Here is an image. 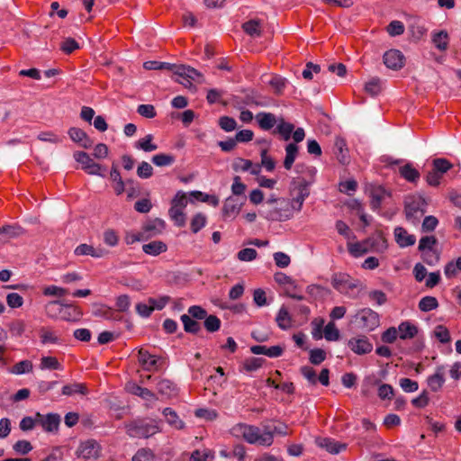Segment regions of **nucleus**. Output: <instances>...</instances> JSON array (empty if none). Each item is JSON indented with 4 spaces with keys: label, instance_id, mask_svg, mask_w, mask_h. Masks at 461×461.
Wrapping results in <instances>:
<instances>
[{
    "label": "nucleus",
    "instance_id": "obj_1",
    "mask_svg": "<svg viewBox=\"0 0 461 461\" xmlns=\"http://www.w3.org/2000/svg\"><path fill=\"white\" fill-rule=\"evenodd\" d=\"M331 285L339 293L349 297H357L364 289V285L359 279L343 272L332 275Z\"/></svg>",
    "mask_w": 461,
    "mask_h": 461
},
{
    "label": "nucleus",
    "instance_id": "obj_2",
    "mask_svg": "<svg viewBox=\"0 0 461 461\" xmlns=\"http://www.w3.org/2000/svg\"><path fill=\"white\" fill-rule=\"evenodd\" d=\"M307 172L310 179L305 180L304 178L298 177L296 181H294V188L293 190V203L298 204V209H300L304 202V200L310 194V185L313 182L314 176L316 174V169L313 167H307Z\"/></svg>",
    "mask_w": 461,
    "mask_h": 461
},
{
    "label": "nucleus",
    "instance_id": "obj_3",
    "mask_svg": "<svg viewBox=\"0 0 461 461\" xmlns=\"http://www.w3.org/2000/svg\"><path fill=\"white\" fill-rule=\"evenodd\" d=\"M127 434L131 438H149L160 429L156 422L133 421L126 426Z\"/></svg>",
    "mask_w": 461,
    "mask_h": 461
},
{
    "label": "nucleus",
    "instance_id": "obj_4",
    "mask_svg": "<svg viewBox=\"0 0 461 461\" xmlns=\"http://www.w3.org/2000/svg\"><path fill=\"white\" fill-rule=\"evenodd\" d=\"M312 326V334L315 339H321L322 336L329 341H336L339 339V331L332 321L329 322L324 329L323 319H321L320 321H313Z\"/></svg>",
    "mask_w": 461,
    "mask_h": 461
},
{
    "label": "nucleus",
    "instance_id": "obj_5",
    "mask_svg": "<svg viewBox=\"0 0 461 461\" xmlns=\"http://www.w3.org/2000/svg\"><path fill=\"white\" fill-rule=\"evenodd\" d=\"M244 431V439L250 444L258 443L262 446H271L273 444V432L271 431L264 430L261 434L258 427L247 424Z\"/></svg>",
    "mask_w": 461,
    "mask_h": 461
},
{
    "label": "nucleus",
    "instance_id": "obj_6",
    "mask_svg": "<svg viewBox=\"0 0 461 461\" xmlns=\"http://www.w3.org/2000/svg\"><path fill=\"white\" fill-rule=\"evenodd\" d=\"M174 74L183 79H176V81L183 84L185 86H191L193 81L202 83L203 80V74L189 66L179 65L178 67H176Z\"/></svg>",
    "mask_w": 461,
    "mask_h": 461
},
{
    "label": "nucleus",
    "instance_id": "obj_7",
    "mask_svg": "<svg viewBox=\"0 0 461 461\" xmlns=\"http://www.w3.org/2000/svg\"><path fill=\"white\" fill-rule=\"evenodd\" d=\"M74 158L77 162L80 163L82 169L89 175H96L104 176L105 175L102 172L103 167L101 165L95 163L90 156L85 151H77L74 153Z\"/></svg>",
    "mask_w": 461,
    "mask_h": 461
},
{
    "label": "nucleus",
    "instance_id": "obj_8",
    "mask_svg": "<svg viewBox=\"0 0 461 461\" xmlns=\"http://www.w3.org/2000/svg\"><path fill=\"white\" fill-rule=\"evenodd\" d=\"M139 363L147 371H158L161 368L164 360L162 358H156L155 356L149 353L144 348H140L138 351Z\"/></svg>",
    "mask_w": 461,
    "mask_h": 461
},
{
    "label": "nucleus",
    "instance_id": "obj_9",
    "mask_svg": "<svg viewBox=\"0 0 461 461\" xmlns=\"http://www.w3.org/2000/svg\"><path fill=\"white\" fill-rule=\"evenodd\" d=\"M348 347L357 355H366L373 350V344L366 336L351 338L348 341Z\"/></svg>",
    "mask_w": 461,
    "mask_h": 461
},
{
    "label": "nucleus",
    "instance_id": "obj_10",
    "mask_svg": "<svg viewBox=\"0 0 461 461\" xmlns=\"http://www.w3.org/2000/svg\"><path fill=\"white\" fill-rule=\"evenodd\" d=\"M100 446L95 439H88L79 446L77 456L84 459L97 458L100 455Z\"/></svg>",
    "mask_w": 461,
    "mask_h": 461
},
{
    "label": "nucleus",
    "instance_id": "obj_11",
    "mask_svg": "<svg viewBox=\"0 0 461 461\" xmlns=\"http://www.w3.org/2000/svg\"><path fill=\"white\" fill-rule=\"evenodd\" d=\"M37 421L38 425H41L46 432H55L60 423V416L57 413L42 415L37 412Z\"/></svg>",
    "mask_w": 461,
    "mask_h": 461
},
{
    "label": "nucleus",
    "instance_id": "obj_12",
    "mask_svg": "<svg viewBox=\"0 0 461 461\" xmlns=\"http://www.w3.org/2000/svg\"><path fill=\"white\" fill-rule=\"evenodd\" d=\"M384 63L391 69L398 70L404 65V56L400 50H390L384 54Z\"/></svg>",
    "mask_w": 461,
    "mask_h": 461
},
{
    "label": "nucleus",
    "instance_id": "obj_13",
    "mask_svg": "<svg viewBox=\"0 0 461 461\" xmlns=\"http://www.w3.org/2000/svg\"><path fill=\"white\" fill-rule=\"evenodd\" d=\"M366 243H367L369 250L377 253H384L388 249L387 239L381 230L376 231L374 236L366 239Z\"/></svg>",
    "mask_w": 461,
    "mask_h": 461
},
{
    "label": "nucleus",
    "instance_id": "obj_14",
    "mask_svg": "<svg viewBox=\"0 0 461 461\" xmlns=\"http://www.w3.org/2000/svg\"><path fill=\"white\" fill-rule=\"evenodd\" d=\"M333 152L340 164L348 165L349 163V150L347 147V142L344 138L336 137Z\"/></svg>",
    "mask_w": 461,
    "mask_h": 461
},
{
    "label": "nucleus",
    "instance_id": "obj_15",
    "mask_svg": "<svg viewBox=\"0 0 461 461\" xmlns=\"http://www.w3.org/2000/svg\"><path fill=\"white\" fill-rule=\"evenodd\" d=\"M274 279L279 285L284 288L287 295L295 297L297 285L295 281L291 276L285 275V273L278 272L275 274Z\"/></svg>",
    "mask_w": 461,
    "mask_h": 461
},
{
    "label": "nucleus",
    "instance_id": "obj_16",
    "mask_svg": "<svg viewBox=\"0 0 461 461\" xmlns=\"http://www.w3.org/2000/svg\"><path fill=\"white\" fill-rule=\"evenodd\" d=\"M315 442L320 447L326 449L329 453L333 455L339 454L340 451L347 448L346 443H340L329 438L320 437L315 439Z\"/></svg>",
    "mask_w": 461,
    "mask_h": 461
},
{
    "label": "nucleus",
    "instance_id": "obj_17",
    "mask_svg": "<svg viewBox=\"0 0 461 461\" xmlns=\"http://www.w3.org/2000/svg\"><path fill=\"white\" fill-rule=\"evenodd\" d=\"M68 135L71 140L77 142L79 146L85 149H89L93 145V140L87 134L80 128L72 127L68 131Z\"/></svg>",
    "mask_w": 461,
    "mask_h": 461
},
{
    "label": "nucleus",
    "instance_id": "obj_18",
    "mask_svg": "<svg viewBox=\"0 0 461 461\" xmlns=\"http://www.w3.org/2000/svg\"><path fill=\"white\" fill-rule=\"evenodd\" d=\"M394 238L396 243L401 248L412 246L416 241L415 236L409 234L408 231L402 227H396L394 229Z\"/></svg>",
    "mask_w": 461,
    "mask_h": 461
},
{
    "label": "nucleus",
    "instance_id": "obj_19",
    "mask_svg": "<svg viewBox=\"0 0 461 461\" xmlns=\"http://www.w3.org/2000/svg\"><path fill=\"white\" fill-rule=\"evenodd\" d=\"M232 167L235 171H250L252 175H258L260 173L259 164H253L251 160L242 158H236Z\"/></svg>",
    "mask_w": 461,
    "mask_h": 461
},
{
    "label": "nucleus",
    "instance_id": "obj_20",
    "mask_svg": "<svg viewBox=\"0 0 461 461\" xmlns=\"http://www.w3.org/2000/svg\"><path fill=\"white\" fill-rule=\"evenodd\" d=\"M250 351L255 355H266L269 357H278L283 352L284 348L281 346H272L270 348H267L266 346H252L250 348Z\"/></svg>",
    "mask_w": 461,
    "mask_h": 461
},
{
    "label": "nucleus",
    "instance_id": "obj_21",
    "mask_svg": "<svg viewBox=\"0 0 461 461\" xmlns=\"http://www.w3.org/2000/svg\"><path fill=\"white\" fill-rule=\"evenodd\" d=\"M398 338L403 340L413 339L418 333V328L409 321L402 322L398 328Z\"/></svg>",
    "mask_w": 461,
    "mask_h": 461
},
{
    "label": "nucleus",
    "instance_id": "obj_22",
    "mask_svg": "<svg viewBox=\"0 0 461 461\" xmlns=\"http://www.w3.org/2000/svg\"><path fill=\"white\" fill-rule=\"evenodd\" d=\"M444 383V366H438L436 373L428 378V385L431 391L438 392L442 388Z\"/></svg>",
    "mask_w": 461,
    "mask_h": 461
},
{
    "label": "nucleus",
    "instance_id": "obj_23",
    "mask_svg": "<svg viewBox=\"0 0 461 461\" xmlns=\"http://www.w3.org/2000/svg\"><path fill=\"white\" fill-rule=\"evenodd\" d=\"M158 392L167 397L171 398L177 394L176 385L169 379L163 378L158 383Z\"/></svg>",
    "mask_w": 461,
    "mask_h": 461
},
{
    "label": "nucleus",
    "instance_id": "obj_24",
    "mask_svg": "<svg viewBox=\"0 0 461 461\" xmlns=\"http://www.w3.org/2000/svg\"><path fill=\"white\" fill-rule=\"evenodd\" d=\"M110 179L113 182V188L117 195H121L125 191V183L115 165L112 166Z\"/></svg>",
    "mask_w": 461,
    "mask_h": 461
},
{
    "label": "nucleus",
    "instance_id": "obj_25",
    "mask_svg": "<svg viewBox=\"0 0 461 461\" xmlns=\"http://www.w3.org/2000/svg\"><path fill=\"white\" fill-rule=\"evenodd\" d=\"M431 41L434 46L440 51H446L448 48L449 36L445 30L433 32Z\"/></svg>",
    "mask_w": 461,
    "mask_h": 461
},
{
    "label": "nucleus",
    "instance_id": "obj_26",
    "mask_svg": "<svg viewBox=\"0 0 461 461\" xmlns=\"http://www.w3.org/2000/svg\"><path fill=\"white\" fill-rule=\"evenodd\" d=\"M256 120L260 129L264 131L271 130L276 123V115L271 113H258L256 115Z\"/></svg>",
    "mask_w": 461,
    "mask_h": 461
},
{
    "label": "nucleus",
    "instance_id": "obj_27",
    "mask_svg": "<svg viewBox=\"0 0 461 461\" xmlns=\"http://www.w3.org/2000/svg\"><path fill=\"white\" fill-rule=\"evenodd\" d=\"M22 233V228L18 225H5L0 228V243H5L7 240L19 236Z\"/></svg>",
    "mask_w": 461,
    "mask_h": 461
},
{
    "label": "nucleus",
    "instance_id": "obj_28",
    "mask_svg": "<svg viewBox=\"0 0 461 461\" xmlns=\"http://www.w3.org/2000/svg\"><path fill=\"white\" fill-rule=\"evenodd\" d=\"M399 173L402 177L411 183L418 181L420 176V172L409 163L401 167Z\"/></svg>",
    "mask_w": 461,
    "mask_h": 461
},
{
    "label": "nucleus",
    "instance_id": "obj_29",
    "mask_svg": "<svg viewBox=\"0 0 461 461\" xmlns=\"http://www.w3.org/2000/svg\"><path fill=\"white\" fill-rule=\"evenodd\" d=\"M167 245L160 240H155L151 241L148 244H144L142 246V249L146 254L152 255V256H158L162 252H165L167 250Z\"/></svg>",
    "mask_w": 461,
    "mask_h": 461
},
{
    "label": "nucleus",
    "instance_id": "obj_30",
    "mask_svg": "<svg viewBox=\"0 0 461 461\" xmlns=\"http://www.w3.org/2000/svg\"><path fill=\"white\" fill-rule=\"evenodd\" d=\"M348 250L355 258H358L369 251V247L367 243H366V240L362 242H350L348 241L347 244Z\"/></svg>",
    "mask_w": 461,
    "mask_h": 461
},
{
    "label": "nucleus",
    "instance_id": "obj_31",
    "mask_svg": "<svg viewBox=\"0 0 461 461\" xmlns=\"http://www.w3.org/2000/svg\"><path fill=\"white\" fill-rule=\"evenodd\" d=\"M285 158L284 160V167L285 169L290 170L298 155V146L295 143H289L285 147Z\"/></svg>",
    "mask_w": 461,
    "mask_h": 461
},
{
    "label": "nucleus",
    "instance_id": "obj_32",
    "mask_svg": "<svg viewBox=\"0 0 461 461\" xmlns=\"http://www.w3.org/2000/svg\"><path fill=\"white\" fill-rule=\"evenodd\" d=\"M74 393H80L82 395H86L88 393V389L85 384H79V383L67 384L62 387V394L63 395L70 396Z\"/></svg>",
    "mask_w": 461,
    "mask_h": 461
},
{
    "label": "nucleus",
    "instance_id": "obj_33",
    "mask_svg": "<svg viewBox=\"0 0 461 461\" xmlns=\"http://www.w3.org/2000/svg\"><path fill=\"white\" fill-rule=\"evenodd\" d=\"M75 254L77 256H92L94 258H100L103 256V250H97L91 245L81 244L76 248Z\"/></svg>",
    "mask_w": 461,
    "mask_h": 461
},
{
    "label": "nucleus",
    "instance_id": "obj_34",
    "mask_svg": "<svg viewBox=\"0 0 461 461\" xmlns=\"http://www.w3.org/2000/svg\"><path fill=\"white\" fill-rule=\"evenodd\" d=\"M127 390L135 395L140 396L143 399H154L155 394L148 388H143L134 383L127 384Z\"/></svg>",
    "mask_w": 461,
    "mask_h": 461
},
{
    "label": "nucleus",
    "instance_id": "obj_35",
    "mask_svg": "<svg viewBox=\"0 0 461 461\" xmlns=\"http://www.w3.org/2000/svg\"><path fill=\"white\" fill-rule=\"evenodd\" d=\"M153 135L148 134L145 137L140 139L135 143V147L146 152L154 151L158 149V146L155 143H153Z\"/></svg>",
    "mask_w": 461,
    "mask_h": 461
},
{
    "label": "nucleus",
    "instance_id": "obj_36",
    "mask_svg": "<svg viewBox=\"0 0 461 461\" xmlns=\"http://www.w3.org/2000/svg\"><path fill=\"white\" fill-rule=\"evenodd\" d=\"M163 414L170 426L177 429H181L184 428V422L178 418L176 412L172 409L165 408L163 411Z\"/></svg>",
    "mask_w": 461,
    "mask_h": 461
},
{
    "label": "nucleus",
    "instance_id": "obj_37",
    "mask_svg": "<svg viewBox=\"0 0 461 461\" xmlns=\"http://www.w3.org/2000/svg\"><path fill=\"white\" fill-rule=\"evenodd\" d=\"M242 28L244 32L252 37L261 36V24L258 20H249L243 23Z\"/></svg>",
    "mask_w": 461,
    "mask_h": 461
},
{
    "label": "nucleus",
    "instance_id": "obj_38",
    "mask_svg": "<svg viewBox=\"0 0 461 461\" xmlns=\"http://www.w3.org/2000/svg\"><path fill=\"white\" fill-rule=\"evenodd\" d=\"M309 302L298 297L292 304L293 313L296 315H308L310 313Z\"/></svg>",
    "mask_w": 461,
    "mask_h": 461
},
{
    "label": "nucleus",
    "instance_id": "obj_39",
    "mask_svg": "<svg viewBox=\"0 0 461 461\" xmlns=\"http://www.w3.org/2000/svg\"><path fill=\"white\" fill-rule=\"evenodd\" d=\"M171 220L178 227H184L185 224V214L184 210L171 206L168 211Z\"/></svg>",
    "mask_w": 461,
    "mask_h": 461
},
{
    "label": "nucleus",
    "instance_id": "obj_40",
    "mask_svg": "<svg viewBox=\"0 0 461 461\" xmlns=\"http://www.w3.org/2000/svg\"><path fill=\"white\" fill-rule=\"evenodd\" d=\"M207 219L206 216L198 212L191 220L190 228L193 233H197L200 230H202L206 224Z\"/></svg>",
    "mask_w": 461,
    "mask_h": 461
},
{
    "label": "nucleus",
    "instance_id": "obj_41",
    "mask_svg": "<svg viewBox=\"0 0 461 461\" xmlns=\"http://www.w3.org/2000/svg\"><path fill=\"white\" fill-rule=\"evenodd\" d=\"M240 210V205L238 204L233 198L230 197V198L226 199V201L223 204V208H222L224 216H231V215L238 214Z\"/></svg>",
    "mask_w": 461,
    "mask_h": 461
},
{
    "label": "nucleus",
    "instance_id": "obj_42",
    "mask_svg": "<svg viewBox=\"0 0 461 461\" xmlns=\"http://www.w3.org/2000/svg\"><path fill=\"white\" fill-rule=\"evenodd\" d=\"M151 160L158 167H166L175 162V157L170 154L160 153L154 155Z\"/></svg>",
    "mask_w": 461,
    "mask_h": 461
},
{
    "label": "nucleus",
    "instance_id": "obj_43",
    "mask_svg": "<svg viewBox=\"0 0 461 461\" xmlns=\"http://www.w3.org/2000/svg\"><path fill=\"white\" fill-rule=\"evenodd\" d=\"M386 190L382 186L373 187L371 190L372 196V203L375 207H379L381 205L382 201L387 195Z\"/></svg>",
    "mask_w": 461,
    "mask_h": 461
},
{
    "label": "nucleus",
    "instance_id": "obj_44",
    "mask_svg": "<svg viewBox=\"0 0 461 461\" xmlns=\"http://www.w3.org/2000/svg\"><path fill=\"white\" fill-rule=\"evenodd\" d=\"M458 270L461 271V257L457 258L456 262H448L444 272L447 278H453L456 276Z\"/></svg>",
    "mask_w": 461,
    "mask_h": 461
},
{
    "label": "nucleus",
    "instance_id": "obj_45",
    "mask_svg": "<svg viewBox=\"0 0 461 461\" xmlns=\"http://www.w3.org/2000/svg\"><path fill=\"white\" fill-rule=\"evenodd\" d=\"M336 230L339 232V234L343 236L348 240L356 239V236L354 235L348 225L341 220L336 221Z\"/></svg>",
    "mask_w": 461,
    "mask_h": 461
},
{
    "label": "nucleus",
    "instance_id": "obj_46",
    "mask_svg": "<svg viewBox=\"0 0 461 461\" xmlns=\"http://www.w3.org/2000/svg\"><path fill=\"white\" fill-rule=\"evenodd\" d=\"M423 261L428 265H435L439 260V253L436 249L420 250Z\"/></svg>",
    "mask_w": 461,
    "mask_h": 461
},
{
    "label": "nucleus",
    "instance_id": "obj_47",
    "mask_svg": "<svg viewBox=\"0 0 461 461\" xmlns=\"http://www.w3.org/2000/svg\"><path fill=\"white\" fill-rule=\"evenodd\" d=\"M438 300L433 296H425L419 303V308L422 312H429L438 307Z\"/></svg>",
    "mask_w": 461,
    "mask_h": 461
},
{
    "label": "nucleus",
    "instance_id": "obj_48",
    "mask_svg": "<svg viewBox=\"0 0 461 461\" xmlns=\"http://www.w3.org/2000/svg\"><path fill=\"white\" fill-rule=\"evenodd\" d=\"M433 168L443 176L444 173L453 167L447 158H435L432 162Z\"/></svg>",
    "mask_w": 461,
    "mask_h": 461
},
{
    "label": "nucleus",
    "instance_id": "obj_49",
    "mask_svg": "<svg viewBox=\"0 0 461 461\" xmlns=\"http://www.w3.org/2000/svg\"><path fill=\"white\" fill-rule=\"evenodd\" d=\"M264 362H265L264 358L250 357L244 361L243 367L248 372L256 371L262 366Z\"/></svg>",
    "mask_w": 461,
    "mask_h": 461
},
{
    "label": "nucleus",
    "instance_id": "obj_50",
    "mask_svg": "<svg viewBox=\"0 0 461 461\" xmlns=\"http://www.w3.org/2000/svg\"><path fill=\"white\" fill-rule=\"evenodd\" d=\"M40 367L41 369L59 370L60 369V364L54 357H43L41 359Z\"/></svg>",
    "mask_w": 461,
    "mask_h": 461
},
{
    "label": "nucleus",
    "instance_id": "obj_51",
    "mask_svg": "<svg viewBox=\"0 0 461 461\" xmlns=\"http://www.w3.org/2000/svg\"><path fill=\"white\" fill-rule=\"evenodd\" d=\"M294 129V126L292 123L285 122L282 120L281 122L278 124L276 131L285 140H288L291 137Z\"/></svg>",
    "mask_w": 461,
    "mask_h": 461
},
{
    "label": "nucleus",
    "instance_id": "obj_52",
    "mask_svg": "<svg viewBox=\"0 0 461 461\" xmlns=\"http://www.w3.org/2000/svg\"><path fill=\"white\" fill-rule=\"evenodd\" d=\"M191 195L195 199L200 200L202 202L209 203L213 206H217L219 204V199L215 195L205 194L200 191H194L191 193Z\"/></svg>",
    "mask_w": 461,
    "mask_h": 461
},
{
    "label": "nucleus",
    "instance_id": "obj_53",
    "mask_svg": "<svg viewBox=\"0 0 461 461\" xmlns=\"http://www.w3.org/2000/svg\"><path fill=\"white\" fill-rule=\"evenodd\" d=\"M404 211L408 219L418 218L419 213L422 214L419 204L414 201L406 203Z\"/></svg>",
    "mask_w": 461,
    "mask_h": 461
},
{
    "label": "nucleus",
    "instance_id": "obj_54",
    "mask_svg": "<svg viewBox=\"0 0 461 461\" xmlns=\"http://www.w3.org/2000/svg\"><path fill=\"white\" fill-rule=\"evenodd\" d=\"M438 240L435 236H425L420 240L419 250L435 249L434 246L437 244Z\"/></svg>",
    "mask_w": 461,
    "mask_h": 461
},
{
    "label": "nucleus",
    "instance_id": "obj_55",
    "mask_svg": "<svg viewBox=\"0 0 461 461\" xmlns=\"http://www.w3.org/2000/svg\"><path fill=\"white\" fill-rule=\"evenodd\" d=\"M219 125L225 131H232L236 129L237 122L232 117L221 116L219 119Z\"/></svg>",
    "mask_w": 461,
    "mask_h": 461
},
{
    "label": "nucleus",
    "instance_id": "obj_56",
    "mask_svg": "<svg viewBox=\"0 0 461 461\" xmlns=\"http://www.w3.org/2000/svg\"><path fill=\"white\" fill-rule=\"evenodd\" d=\"M164 226V222L160 220H155L153 221H149L143 225L144 232H148L149 234H156L160 232L161 229Z\"/></svg>",
    "mask_w": 461,
    "mask_h": 461
},
{
    "label": "nucleus",
    "instance_id": "obj_57",
    "mask_svg": "<svg viewBox=\"0 0 461 461\" xmlns=\"http://www.w3.org/2000/svg\"><path fill=\"white\" fill-rule=\"evenodd\" d=\"M261 164L260 167H266L267 171H273L276 167L275 160L267 154V149H264L261 150Z\"/></svg>",
    "mask_w": 461,
    "mask_h": 461
},
{
    "label": "nucleus",
    "instance_id": "obj_58",
    "mask_svg": "<svg viewBox=\"0 0 461 461\" xmlns=\"http://www.w3.org/2000/svg\"><path fill=\"white\" fill-rule=\"evenodd\" d=\"M79 48V44L73 38H67L62 41L60 50L66 54H71L73 51Z\"/></svg>",
    "mask_w": 461,
    "mask_h": 461
},
{
    "label": "nucleus",
    "instance_id": "obj_59",
    "mask_svg": "<svg viewBox=\"0 0 461 461\" xmlns=\"http://www.w3.org/2000/svg\"><path fill=\"white\" fill-rule=\"evenodd\" d=\"M434 336L441 342V343H447L450 341V334L448 330L442 326L438 325L434 330Z\"/></svg>",
    "mask_w": 461,
    "mask_h": 461
},
{
    "label": "nucleus",
    "instance_id": "obj_60",
    "mask_svg": "<svg viewBox=\"0 0 461 461\" xmlns=\"http://www.w3.org/2000/svg\"><path fill=\"white\" fill-rule=\"evenodd\" d=\"M398 338V330L395 327H390L382 333L381 339L384 343L392 344Z\"/></svg>",
    "mask_w": 461,
    "mask_h": 461
},
{
    "label": "nucleus",
    "instance_id": "obj_61",
    "mask_svg": "<svg viewBox=\"0 0 461 461\" xmlns=\"http://www.w3.org/2000/svg\"><path fill=\"white\" fill-rule=\"evenodd\" d=\"M137 112L140 115L149 119H152L157 115L156 109L152 104H140L138 106Z\"/></svg>",
    "mask_w": 461,
    "mask_h": 461
},
{
    "label": "nucleus",
    "instance_id": "obj_62",
    "mask_svg": "<svg viewBox=\"0 0 461 461\" xmlns=\"http://www.w3.org/2000/svg\"><path fill=\"white\" fill-rule=\"evenodd\" d=\"M365 90L371 95H376L381 91V81L379 78H372L366 84Z\"/></svg>",
    "mask_w": 461,
    "mask_h": 461
},
{
    "label": "nucleus",
    "instance_id": "obj_63",
    "mask_svg": "<svg viewBox=\"0 0 461 461\" xmlns=\"http://www.w3.org/2000/svg\"><path fill=\"white\" fill-rule=\"evenodd\" d=\"M137 175L140 178H149L153 175V167L146 161H142L138 168Z\"/></svg>",
    "mask_w": 461,
    "mask_h": 461
},
{
    "label": "nucleus",
    "instance_id": "obj_64",
    "mask_svg": "<svg viewBox=\"0 0 461 461\" xmlns=\"http://www.w3.org/2000/svg\"><path fill=\"white\" fill-rule=\"evenodd\" d=\"M132 461H155L153 453L149 449H140L132 457Z\"/></svg>",
    "mask_w": 461,
    "mask_h": 461
}]
</instances>
